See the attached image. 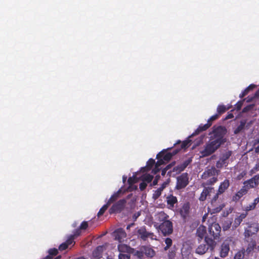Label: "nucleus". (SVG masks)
Returning <instances> with one entry per match:
<instances>
[{"mask_svg":"<svg viewBox=\"0 0 259 259\" xmlns=\"http://www.w3.org/2000/svg\"><path fill=\"white\" fill-rule=\"evenodd\" d=\"M227 128L222 125H214L209 133V141L206 143L203 150L200 151V157L208 156L214 153L226 142L224 137L227 134Z\"/></svg>","mask_w":259,"mask_h":259,"instance_id":"1","label":"nucleus"},{"mask_svg":"<svg viewBox=\"0 0 259 259\" xmlns=\"http://www.w3.org/2000/svg\"><path fill=\"white\" fill-rule=\"evenodd\" d=\"M221 232V227L218 223H213L209 226L208 232L205 236V241L211 250L215 247L216 242L214 240L220 238Z\"/></svg>","mask_w":259,"mask_h":259,"instance_id":"2","label":"nucleus"},{"mask_svg":"<svg viewBox=\"0 0 259 259\" xmlns=\"http://www.w3.org/2000/svg\"><path fill=\"white\" fill-rule=\"evenodd\" d=\"M135 234L139 239L146 241L149 238L151 240H157L156 236L153 232H148L145 226L137 227L135 229Z\"/></svg>","mask_w":259,"mask_h":259,"instance_id":"3","label":"nucleus"},{"mask_svg":"<svg viewBox=\"0 0 259 259\" xmlns=\"http://www.w3.org/2000/svg\"><path fill=\"white\" fill-rule=\"evenodd\" d=\"M155 227L159 231H160L162 235L164 236H168L172 234L173 232L172 223L170 221H164L160 225L155 224Z\"/></svg>","mask_w":259,"mask_h":259,"instance_id":"4","label":"nucleus"},{"mask_svg":"<svg viewBox=\"0 0 259 259\" xmlns=\"http://www.w3.org/2000/svg\"><path fill=\"white\" fill-rule=\"evenodd\" d=\"M190 203L189 202L184 203L179 209V214L184 223L188 222L190 219Z\"/></svg>","mask_w":259,"mask_h":259,"instance_id":"5","label":"nucleus"},{"mask_svg":"<svg viewBox=\"0 0 259 259\" xmlns=\"http://www.w3.org/2000/svg\"><path fill=\"white\" fill-rule=\"evenodd\" d=\"M126 201L125 199H122L118 201L110 207L109 210L110 214L119 213L124 208Z\"/></svg>","mask_w":259,"mask_h":259,"instance_id":"6","label":"nucleus"},{"mask_svg":"<svg viewBox=\"0 0 259 259\" xmlns=\"http://www.w3.org/2000/svg\"><path fill=\"white\" fill-rule=\"evenodd\" d=\"M247 227L245 228V237H250L256 234L258 231V224L255 223H246Z\"/></svg>","mask_w":259,"mask_h":259,"instance_id":"7","label":"nucleus"},{"mask_svg":"<svg viewBox=\"0 0 259 259\" xmlns=\"http://www.w3.org/2000/svg\"><path fill=\"white\" fill-rule=\"evenodd\" d=\"M244 187L248 191L250 188L256 187L259 184V175L254 176L250 179L244 181Z\"/></svg>","mask_w":259,"mask_h":259,"instance_id":"8","label":"nucleus"},{"mask_svg":"<svg viewBox=\"0 0 259 259\" xmlns=\"http://www.w3.org/2000/svg\"><path fill=\"white\" fill-rule=\"evenodd\" d=\"M178 152V149H176L172 153L168 152L166 150H162L157 155L156 158H162L166 162H167L171 159L172 157Z\"/></svg>","mask_w":259,"mask_h":259,"instance_id":"9","label":"nucleus"},{"mask_svg":"<svg viewBox=\"0 0 259 259\" xmlns=\"http://www.w3.org/2000/svg\"><path fill=\"white\" fill-rule=\"evenodd\" d=\"M203 188V189L200 194V196L199 198V200L200 201H205L207 196H210L211 193L214 192V188L212 186H201Z\"/></svg>","mask_w":259,"mask_h":259,"instance_id":"10","label":"nucleus"},{"mask_svg":"<svg viewBox=\"0 0 259 259\" xmlns=\"http://www.w3.org/2000/svg\"><path fill=\"white\" fill-rule=\"evenodd\" d=\"M219 175V170H217L214 166L210 168L206 169L201 176L202 179H207L210 177H218Z\"/></svg>","mask_w":259,"mask_h":259,"instance_id":"11","label":"nucleus"},{"mask_svg":"<svg viewBox=\"0 0 259 259\" xmlns=\"http://www.w3.org/2000/svg\"><path fill=\"white\" fill-rule=\"evenodd\" d=\"M189 184V177L187 172L179 176V189L185 188Z\"/></svg>","mask_w":259,"mask_h":259,"instance_id":"12","label":"nucleus"},{"mask_svg":"<svg viewBox=\"0 0 259 259\" xmlns=\"http://www.w3.org/2000/svg\"><path fill=\"white\" fill-rule=\"evenodd\" d=\"M211 125V123L209 124L207 122L205 124H200L197 128L193 133L190 136V137H193L195 136L199 135L202 132L206 131L208 129Z\"/></svg>","mask_w":259,"mask_h":259,"instance_id":"13","label":"nucleus"},{"mask_svg":"<svg viewBox=\"0 0 259 259\" xmlns=\"http://www.w3.org/2000/svg\"><path fill=\"white\" fill-rule=\"evenodd\" d=\"M247 215V212H243L239 215L237 216L234 221L232 228L233 229L237 228L240 225L243 220L244 219Z\"/></svg>","mask_w":259,"mask_h":259,"instance_id":"14","label":"nucleus"},{"mask_svg":"<svg viewBox=\"0 0 259 259\" xmlns=\"http://www.w3.org/2000/svg\"><path fill=\"white\" fill-rule=\"evenodd\" d=\"M247 192L245 187L243 186L240 190L233 196L232 200L235 202L239 201L241 197L247 194Z\"/></svg>","mask_w":259,"mask_h":259,"instance_id":"15","label":"nucleus"},{"mask_svg":"<svg viewBox=\"0 0 259 259\" xmlns=\"http://www.w3.org/2000/svg\"><path fill=\"white\" fill-rule=\"evenodd\" d=\"M115 240H118L121 242L123 240V239L126 237V233L125 231L122 229H118L114 232Z\"/></svg>","mask_w":259,"mask_h":259,"instance_id":"16","label":"nucleus"},{"mask_svg":"<svg viewBox=\"0 0 259 259\" xmlns=\"http://www.w3.org/2000/svg\"><path fill=\"white\" fill-rule=\"evenodd\" d=\"M256 246V243L255 240L251 239L250 241L248 242L246 250H245V255H246V256L248 257V255H249L250 253H252Z\"/></svg>","mask_w":259,"mask_h":259,"instance_id":"17","label":"nucleus"},{"mask_svg":"<svg viewBox=\"0 0 259 259\" xmlns=\"http://www.w3.org/2000/svg\"><path fill=\"white\" fill-rule=\"evenodd\" d=\"M230 250L229 244L227 242H223L221 247V250L220 252V256L222 257H225L228 254Z\"/></svg>","mask_w":259,"mask_h":259,"instance_id":"18","label":"nucleus"},{"mask_svg":"<svg viewBox=\"0 0 259 259\" xmlns=\"http://www.w3.org/2000/svg\"><path fill=\"white\" fill-rule=\"evenodd\" d=\"M232 155V151H228L225 153L223 154L220 160L217 163V166L219 167V165L220 163L221 165L225 164L227 163V160L230 158Z\"/></svg>","mask_w":259,"mask_h":259,"instance_id":"19","label":"nucleus"},{"mask_svg":"<svg viewBox=\"0 0 259 259\" xmlns=\"http://www.w3.org/2000/svg\"><path fill=\"white\" fill-rule=\"evenodd\" d=\"M142 249L144 251V256L145 255L147 257H152L155 254V251L150 246L143 245Z\"/></svg>","mask_w":259,"mask_h":259,"instance_id":"20","label":"nucleus"},{"mask_svg":"<svg viewBox=\"0 0 259 259\" xmlns=\"http://www.w3.org/2000/svg\"><path fill=\"white\" fill-rule=\"evenodd\" d=\"M168 215L163 211L157 213L155 215V220L159 223L168 221Z\"/></svg>","mask_w":259,"mask_h":259,"instance_id":"21","label":"nucleus"},{"mask_svg":"<svg viewBox=\"0 0 259 259\" xmlns=\"http://www.w3.org/2000/svg\"><path fill=\"white\" fill-rule=\"evenodd\" d=\"M74 244L75 241L73 240V237H69L65 242L59 245V249L60 251L65 250L68 247L69 245Z\"/></svg>","mask_w":259,"mask_h":259,"instance_id":"22","label":"nucleus"},{"mask_svg":"<svg viewBox=\"0 0 259 259\" xmlns=\"http://www.w3.org/2000/svg\"><path fill=\"white\" fill-rule=\"evenodd\" d=\"M230 186V182L228 179H225L223 182H222L219 187L218 191L219 193L223 194L225 191L229 188Z\"/></svg>","mask_w":259,"mask_h":259,"instance_id":"23","label":"nucleus"},{"mask_svg":"<svg viewBox=\"0 0 259 259\" xmlns=\"http://www.w3.org/2000/svg\"><path fill=\"white\" fill-rule=\"evenodd\" d=\"M204 180H205L204 182H203L202 184H201V186H212V185H213L218 180V177H210L208 179H203Z\"/></svg>","mask_w":259,"mask_h":259,"instance_id":"24","label":"nucleus"},{"mask_svg":"<svg viewBox=\"0 0 259 259\" xmlns=\"http://www.w3.org/2000/svg\"><path fill=\"white\" fill-rule=\"evenodd\" d=\"M206 228L203 225H200L197 229L196 235L200 239H202L204 236L206 235Z\"/></svg>","mask_w":259,"mask_h":259,"instance_id":"25","label":"nucleus"},{"mask_svg":"<svg viewBox=\"0 0 259 259\" xmlns=\"http://www.w3.org/2000/svg\"><path fill=\"white\" fill-rule=\"evenodd\" d=\"M210 247L206 244H200L196 249V252L199 254H204Z\"/></svg>","mask_w":259,"mask_h":259,"instance_id":"26","label":"nucleus"},{"mask_svg":"<svg viewBox=\"0 0 259 259\" xmlns=\"http://www.w3.org/2000/svg\"><path fill=\"white\" fill-rule=\"evenodd\" d=\"M154 164H155V160L152 158H150L147 162L146 166L141 168V171L143 172L149 171L151 169Z\"/></svg>","mask_w":259,"mask_h":259,"instance_id":"27","label":"nucleus"},{"mask_svg":"<svg viewBox=\"0 0 259 259\" xmlns=\"http://www.w3.org/2000/svg\"><path fill=\"white\" fill-rule=\"evenodd\" d=\"M166 202L167 205H169V208H172L174 206V204L177 202V198L170 195L166 197Z\"/></svg>","mask_w":259,"mask_h":259,"instance_id":"28","label":"nucleus"},{"mask_svg":"<svg viewBox=\"0 0 259 259\" xmlns=\"http://www.w3.org/2000/svg\"><path fill=\"white\" fill-rule=\"evenodd\" d=\"M133 250L132 253L135 256H136L139 259H143L144 257V254L143 250L142 249V246H141L139 250H135L134 248L132 249Z\"/></svg>","mask_w":259,"mask_h":259,"instance_id":"29","label":"nucleus"},{"mask_svg":"<svg viewBox=\"0 0 259 259\" xmlns=\"http://www.w3.org/2000/svg\"><path fill=\"white\" fill-rule=\"evenodd\" d=\"M192 161V157L185 160L182 164L179 165V173L183 171Z\"/></svg>","mask_w":259,"mask_h":259,"instance_id":"30","label":"nucleus"},{"mask_svg":"<svg viewBox=\"0 0 259 259\" xmlns=\"http://www.w3.org/2000/svg\"><path fill=\"white\" fill-rule=\"evenodd\" d=\"M158 159L156 163H155V166L154 169H153V172L154 174H156L157 172H158L160 168L159 167L161 165L164 164L166 162L162 158H157Z\"/></svg>","mask_w":259,"mask_h":259,"instance_id":"31","label":"nucleus"},{"mask_svg":"<svg viewBox=\"0 0 259 259\" xmlns=\"http://www.w3.org/2000/svg\"><path fill=\"white\" fill-rule=\"evenodd\" d=\"M233 259H248L245 254V249L242 248L238 251L235 255Z\"/></svg>","mask_w":259,"mask_h":259,"instance_id":"32","label":"nucleus"},{"mask_svg":"<svg viewBox=\"0 0 259 259\" xmlns=\"http://www.w3.org/2000/svg\"><path fill=\"white\" fill-rule=\"evenodd\" d=\"M122 192L121 189H119L117 192H115L109 198L108 202L111 204V203L115 201L120 196Z\"/></svg>","mask_w":259,"mask_h":259,"instance_id":"33","label":"nucleus"},{"mask_svg":"<svg viewBox=\"0 0 259 259\" xmlns=\"http://www.w3.org/2000/svg\"><path fill=\"white\" fill-rule=\"evenodd\" d=\"M191 137H190V136L185 141H183L181 144V148L182 149H186L189 147H190L191 145L192 140L190 139Z\"/></svg>","mask_w":259,"mask_h":259,"instance_id":"34","label":"nucleus"},{"mask_svg":"<svg viewBox=\"0 0 259 259\" xmlns=\"http://www.w3.org/2000/svg\"><path fill=\"white\" fill-rule=\"evenodd\" d=\"M131 248L126 244H121L118 245V250L120 253L128 252Z\"/></svg>","mask_w":259,"mask_h":259,"instance_id":"35","label":"nucleus"},{"mask_svg":"<svg viewBox=\"0 0 259 259\" xmlns=\"http://www.w3.org/2000/svg\"><path fill=\"white\" fill-rule=\"evenodd\" d=\"M246 124L245 120H241L240 124L236 128L234 131L235 134H238L241 132L244 128Z\"/></svg>","mask_w":259,"mask_h":259,"instance_id":"36","label":"nucleus"},{"mask_svg":"<svg viewBox=\"0 0 259 259\" xmlns=\"http://www.w3.org/2000/svg\"><path fill=\"white\" fill-rule=\"evenodd\" d=\"M229 108H227L226 106L224 105H219L217 107V114L219 115L224 113L227 110H228Z\"/></svg>","mask_w":259,"mask_h":259,"instance_id":"37","label":"nucleus"},{"mask_svg":"<svg viewBox=\"0 0 259 259\" xmlns=\"http://www.w3.org/2000/svg\"><path fill=\"white\" fill-rule=\"evenodd\" d=\"M177 249L174 246L172 248L168 253V259H176V254H177Z\"/></svg>","mask_w":259,"mask_h":259,"instance_id":"38","label":"nucleus"},{"mask_svg":"<svg viewBox=\"0 0 259 259\" xmlns=\"http://www.w3.org/2000/svg\"><path fill=\"white\" fill-rule=\"evenodd\" d=\"M110 205V203H109L108 202H107L106 204H104L99 210V212H98L97 215L99 217L101 215H102L105 211L107 209L109 206Z\"/></svg>","mask_w":259,"mask_h":259,"instance_id":"39","label":"nucleus"},{"mask_svg":"<svg viewBox=\"0 0 259 259\" xmlns=\"http://www.w3.org/2000/svg\"><path fill=\"white\" fill-rule=\"evenodd\" d=\"M232 222L230 220L225 221L223 224V228L224 230H227L231 227Z\"/></svg>","mask_w":259,"mask_h":259,"instance_id":"40","label":"nucleus"},{"mask_svg":"<svg viewBox=\"0 0 259 259\" xmlns=\"http://www.w3.org/2000/svg\"><path fill=\"white\" fill-rule=\"evenodd\" d=\"M162 191V188H158L154 191L153 194L152 198L154 200L157 199L161 194Z\"/></svg>","mask_w":259,"mask_h":259,"instance_id":"41","label":"nucleus"},{"mask_svg":"<svg viewBox=\"0 0 259 259\" xmlns=\"http://www.w3.org/2000/svg\"><path fill=\"white\" fill-rule=\"evenodd\" d=\"M102 249L101 246H98L96 249L93 252V255L95 257L100 258L102 256L101 253L100 252V250Z\"/></svg>","mask_w":259,"mask_h":259,"instance_id":"42","label":"nucleus"},{"mask_svg":"<svg viewBox=\"0 0 259 259\" xmlns=\"http://www.w3.org/2000/svg\"><path fill=\"white\" fill-rule=\"evenodd\" d=\"M153 179V176H152L150 174H147L143 177V181L149 183H150L152 181Z\"/></svg>","mask_w":259,"mask_h":259,"instance_id":"43","label":"nucleus"},{"mask_svg":"<svg viewBox=\"0 0 259 259\" xmlns=\"http://www.w3.org/2000/svg\"><path fill=\"white\" fill-rule=\"evenodd\" d=\"M81 229L79 228L74 230L73 234L70 235L69 237H73V240L74 241L75 237H77L81 234Z\"/></svg>","mask_w":259,"mask_h":259,"instance_id":"44","label":"nucleus"},{"mask_svg":"<svg viewBox=\"0 0 259 259\" xmlns=\"http://www.w3.org/2000/svg\"><path fill=\"white\" fill-rule=\"evenodd\" d=\"M165 243L166 245L165 247H164V249L165 250H166L172 245V240L170 238H166L165 239Z\"/></svg>","mask_w":259,"mask_h":259,"instance_id":"45","label":"nucleus"},{"mask_svg":"<svg viewBox=\"0 0 259 259\" xmlns=\"http://www.w3.org/2000/svg\"><path fill=\"white\" fill-rule=\"evenodd\" d=\"M220 115L218 114H215L212 116H211L207 120V123H211L212 124V122L214 120H217V119L219 118Z\"/></svg>","mask_w":259,"mask_h":259,"instance_id":"46","label":"nucleus"},{"mask_svg":"<svg viewBox=\"0 0 259 259\" xmlns=\"http://www.w3.org/2000/svg\"><path fill=\"white\" fill-rule=\"evenodd\" d=\"M88 226H89L88 222L87 221H83L81 223L79 228L81 230H85L88 228Z\"/></svg>","mask_w":259,"mask_h":259,"instance_id":"47","label":"nucleus"},{"mask_svg":"<svg viewBox=\"0 0 259 259\" xmlns=\"http://www.w3.org/2000/svg\"><path fill=\"white\" fill-rule=\"evenodd\" d=\"M222 194L221 193H219V191H217V193L214 195V196L212 197L211 200V204L212 205H213L214 203L216 202L217 200L218 199L219 196L220 195Z\"/></svg>","mask_w":259,"mask_h":259,"instance_id":"48","label":"nucleus"},{"mask_svg":"<svg viewBox=\"0 0 259 259\" xmlns=\"http://www.w3.org/2000/svg\"><path fill=\"white\" fill-rule=\"evenodd\" d=\"M223 206L221 205H219V206L214 207L212 208L211 213H216L220 212L223 209Z\"/></svg>","mask_w":259,"mask_h":259,"instance_id":"49","label":"nucleus"},{"mask_svg":"<svg viewBox=\"0 0 259 259\" xmlns=\"http://www.w3.org/2000/svg\"><path fill=\"white\" fill-rule=\"evenodd\" d=\"M119 259H129L130 256L127 253H120L118 255Z\"/></svg>","mask_w":259,"mask_h":259,"instance_id":"50","label":"nucleus"},{"mask_svg":"<svg viewBox=\"0 0 259 259\" xmlns=\"http://www.w3.org/2000/svg\"><path fill=\"white\" fill-rule=\"evenodd\" d=\"M255 208V206L253 204V203H251L250 204L247 205L246 207H245V212H247L248 213V211H250V210H253L254 209V208Z\"/></svg>","mask_w":259,"mask_h":259,"instance_id":"51","label":"nucleus"},{"mask_svg":"<svg viewBox=\"0 0 259 259\" xmlns=\"http://www.w3.org/2000/svg\"><path fill=\"white\" fill-rule=\"evenodd\" d=\"M137 182L136 180V178L135 177H130L127 180L128 184L131 186L134 184L136 183Z\"/></svg>","mask_w":259,"mask_h":259,"instance_id":"52","label":"nucleus"},{"mask_svg":"<svg viewBox=\"0 0 259 259\" xmlns=\"http://www.w3.org/2000/svg\"><path fill=\"white\" fill-rule=\"evenodd\" d=\"M243 103V101H239L236 104V105H235V106H236L235 108H236V109L237 111H239V110H240L241 109V107L242 106Z\"/></svg>","mask_w":259,"mask_h":259,"instance_id":"53","label":"nucleus"},{"mask_svg":"<svg viewBox=\"0 0 259 259\" xmlns=\"http://www.w3.org/2000/svg\"><path fill=\"white\" fill-rule=\"evenodd\" d=\"M253 105H249L244 107L242 110V112L245 113L250 110L253 108Z\"/></svg>","mask_w":259,"mask_h":259,"instance_id":"54","label":"nucleus"},{"mask_svg":"<svg viewBox=\"0 0 259 259\" xmlns=\"http://www.w3.org/2000/svg\"><path fill=\"white\" fill-rule=\"evenodd\" d=\"M259 97V89L255 93L253 97L250 98L248 97L247 102L251 101L253 99L258 98Z\"/></svg>","mask_w":259,"mask_h":259,"instance_id":"55","label":"nucleus"},{"mask_svg":"<svg viewBox=\"0 0 259 259\" xmlns=\"http://www.w3.org/2000/svg\"><path fill=\"white\" fill-rule=\"evenodd\" d=\"M147 186V183L143 181L140 184L139 188L141 191H143L146 189Z\"/></svg>","mask_w":259,"mask_h":259,"instance_id":"56","label":"nucleus"},{"mask_svg":"<svg viewBox=\"0 0 259 259\" xmlns=\"http://www.w3.org/2000/svg\"><path fill=\"white\" fill-rule=\"evenodd\" d=\"M249 92L247 91L246 89H245L239 95V97L240 98H243L244 96H245L246 95L248 94Z\"/></svg>","mask_w":259,"mask_h":259,"instance_id":"57","label":"nucleus"},{"mask_svg":"<svg viewBox=\"0 0 259 259\" xmlns=\"http://www.w3.org/2000/svg\"><path fill=\"white\" fill-rule=\"evenodd\" d=\"M255 87H256V85L255 84H251L248 87H247L245 89L249 92L250 91L252 90Z\"/></svg>","mask_w":259,"mask_h":259,"instance_id":"58","label":"nucleus"},{"mask_svg":"<svg viewBox=\"0 0 259 259\" xmlns=\"http://www.w3.org/2000/svg\"><path fill=\"white\" fill-rule=\"evenodd\" d=\"M259 203V197H257L254 199L253 202H252L253 204L256 207L257 204Z\"/></svg>","mask_w":259,"mask_h":259,"instance_id":"59","label":"nucleus"},{"mask_svg":"<svg viewBox=\"0 0 259 259\" xmlns=\"http://www.w3.org/2000/svg\"><path fill=\"white\" fill-rule=\"evenodd\" d=\"M140 215V212H138L137 213H135L133 216V219L134 221H136L137 219L139 217Z\"/></svg>","mask_w":259,"mask_h":259,"instance_id":"60","label":"nucleus"},{"mask_svg":"<svg viewBox=\"0 0 259 259\" xmlns=\"http://www.w3.org/2000/svg\"><path fill=\"white\" fill-rule=\"evenodd\" d=\"M234 117V115L232 113H229L227 116L226 117V119H231Z\"/></svg>","mask_w":259,"mask_h":259,"instance_id":"61","label":"nucleus"},{"mask_svg":"<svg viewBox=\"0 0 259 259\" xmlns=\"http://www.w3.org/2000/svg\"><path fill=\"white\" fill-rule=\"evenodd\" d=\"M157 177H158L156 176V178H155V179L154 180V181L152 182V185L153 186L156 185L157 184L158 180V178Z\"/></svg>","mask_w":259,"mask_h":259,"instance_id":"62","label":"nucleus"},{"mask_svg":"<svg viewBox=\"0 0 259 259\" xmlns=\"http://www.w3.org/2000/svg\"><path fill=\"white\" fill-rule=\"evenodd\" d=\"M203 138H204V136H201V137H200V140L199 141V142H197L196 145H198L201 143H202Z\"/></svg>","mask_w":259,"mask_h":259,"instance_id":"63","label":"nucleus"},{"mask_svg":"<svg viewBox=\"0 0 259 259\" xmlns=\"http://www.w3.org/2000/svg\"><path fill=\"white\" fill-rule=\"evenodd\" d=\"M254 151H255V152H256V153L259 152V145L255 148Z\"/></svg>","mask_w":259,"mask_h":259,"instance_id":"64","label":"nucleus"}]
</instances>
